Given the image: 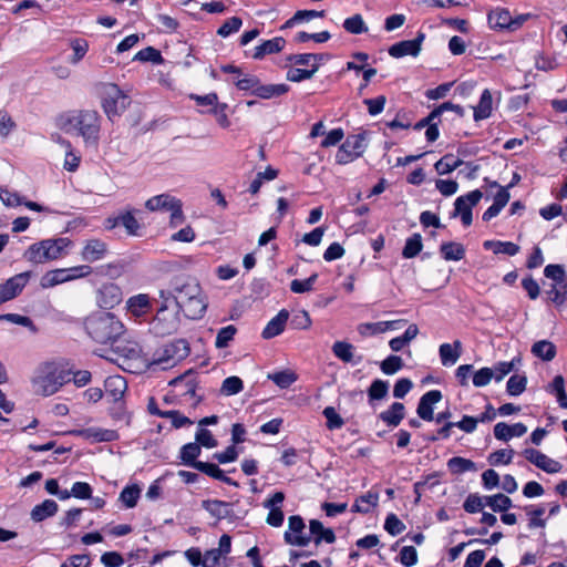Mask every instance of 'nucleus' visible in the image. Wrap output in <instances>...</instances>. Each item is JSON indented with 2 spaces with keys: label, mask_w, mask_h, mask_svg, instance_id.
<instances>
[{
  "label": "nucleus",
  "mask_w": 567,
  "mask_h": 567,
  "mask_svg": "<svg viewBox=\"0 0 567 567\" xmlns=\"http://www.w3.org/2000/svg\"><path fill=\"white\" fill-rule=\"evenodd\" d=\"M485 504L489 506L494 512H506L512 507V499L504 494H496L492 496H485Z\"/></svg>",
  "instance_id": "de8ad7c7"
},
{
  "label": "nucleus",
  "mask_w": 567,
  "mask_h": 567,
  "mask_svg": "<svg viewBox=\"0 0 567 567\" xmlns=\"http://www.w3.org/2000/svg\"><path fill=\"white\" fill-rule=\"evenodd\" d=\"M388 391H389V383L386 381L377 379L371 383V385L368 390V395L371 401L372 400H382L386 396Z\"/></svg>",
  "instance_id": "13d9d810"
},
{
  "label": "nucleus",
  "mask_w": 567,
  "mask_h": 567,
  "mask_svg": "<svg viewBox=\"0 0 567 567\" xmlns=\"http://www.w3.org/2000/svg\"><path fill=\"white\" fill-rule=\"evenodd\" d=\"M29 271L18 274L0 285V305L14 299L21 293L30 279Z\"/></svg>",
  "instance_id": "9b49d317"
},
{
  "label": "nucleus",
  "mask_w": 567,
  "mask_h": 567,
  "mask_svg": "<svg viewBox=\"0 0 567 567\" xmlns=\"http://www.w3.org/2000/svg\"><path fill=\"white\" fill-rule=\"evenodd\" d=\"M126 311L136 319L145 318L153 308L152 298L148 293H138L126 300Z\"/></svg>",
  "instance_id": "ddd939ff"
},
{
  "label": "nucleus",
  "mask_w": 567,
  "mask_h": 567,
  "mask_svg": "<svg viewBox=\"0 0 567 567\" xmlns=\"http://www.w3.org/2000/svg\"><path fill=\"white\" fill-rule=\"evenodd\" d=\"M442 257L447 261H458L465 257V247L455 241H446L440 246Z\"/></svg>",
  "instance_id": "7c9ffc66"
},
{
  "label": "nucleus",
  "mask_w": 567,
  "mask_h": 567,
  "mask_svg": "<svg viewBox=\"0 0 567 567\" xmlns=\"http://www.w3.org/2000/svg\"><path fill=\"white\" fill-rule=\"evenodd\" d=\"M423 248L422 237L420 234H413L405 241L402 250V256L406 259L414 258L417 256Z\"/></svg>",
  "instance_id": "a18cd8bd"
},
{
  "label": "nucleus",
  "mask_w": 567,
  "mask_h": 567,
  "mask_svg": "<svg viewBox=\"0 0 567 567\" xmlns=\"http://www.w3.org/2000/svg\"><path fill=\"white\" fill-rule=\"evenodd\" d=\"M177 198L171 196L169 194H161L157 196H153L146 200L145 207L151 212L156 210H169L173 205L176 203Z\"/></svg>",
  "instance_id": "473e14b6"
},
{
  "label": "nucleus",
  "mask_w": 567,
  "mask_h": 567,
  "mask_svg": "<svg viewBox=\"0 0 567 567\" xmlns=\"http://www.w3.org/2000/svg\"><path fill=\"white\" fill-rule=\"evenodd\" d=\"M237 333V328L234 324L221 328L216 336L215 347L217 349H224L229 346Z\"/></svg>",
  "instance_id": "8fccbe9b"
},
{
  "label": "nucleus",
  "mask_w": 567,
  "mask_h": 567,
  "mask_svg": "<svg viewBox=\"0 0 567 567\" xmlns=\"http://www.w3.org/2000/svg\"><path fill=\"white\" fill-rule=\"evenodd\" d=\"M122 301L121 288L113 284H104L97 293V302L104 309H112Z\"/></svg>",
  "instance_id": "f3484780"
},
{
  "label": "nucleus",
  "mask_w": 567,
  "mask_h": 567,
  "mask_svg": "<svg viewBox=\"0 0 567 567\" xmlns=\"http://www.w3.org/2000/svg\"><path fill=\"white\" fill-rule=\"evenodd\" d=\"M447 467L453 474H462L465 472H475L477 470L476 464L461 456H454L447 461Z\"/></svg>",
  "instance_id": "ea45409f"
},
{
  "label": "nucleus",
  "mask_w": 567,
  "mask_h": 567,
  "mask_svg": "<svg viewBox=\"0 0 567 567\" xmlns=\"http://www.w3.org/2000/svg\"><path fill=\"white\" fill-rule=\"evenodd\" d=\"M289 91V86L285 83L280 84H258L256 87V96L260 99H271L275 96H280L286 94Z\"/></svg>",
  "instance_id": "f704fd0d"
},
{
  "label": "nucleus",
  "mask_w": 567,
  "mask_h": 567,
  "mask_svg": "<svg viewBox=\"0 0 567 567\" xmlns=\"http://www.w3.org/2000/svg\"><path fill=\"white\" fill-rule=\"evenodd\" d=\"M286 40L282 37H276L271 40L264 41L261 44L255 48L252 58L255 60H261L267 54L278 53L285 48Z\"/></svg>",
  "instance_id": "412c9836"
},
{
  "label": "nucleus",
  "mask_w": 567,
  "mask_h": 567,
  "mask_svg": "<svg viewBox=\"0 0 567 567\" xmlns=\"http://www.w3.org/2000/svg\"><path fill=\"white\" fill-rule=\"evenodd\" d=\"M535 466L549 474L558 473L563 468V465L559 462L550 458L544 453H542Z\"/></svg>",
  "instance_id": "052dcab7"
},
{
  "label": "nucleus",
  "mask_w": 567,
  "mask_h": 567,
  "mask_svg": "<svg viewBox=\"0 0 567 567\" xmlns=\"http://www.w3.org/2000/svg\"><path fill=\"white\" fill-rule=\"evenodd\" d=\"M398 321L364 322L357 328L361 337L380 334L391 329Z\"/></svg>",
  "instance_id": "c756f323"
},
{
  "label": "nucleus",
  "mask_w": 567,
  "mask_h": 567,
  "mask_svg": "<svg viewBox=\"0 0 567 567\" xmlns=\"http://www.w3.org/2000/svg\"><path fill=\"white\" fill-rule=\"evenodd\" d=\"M403 367V361L398 355H389L385 360L381 362V370L385 374H394Z\"/></svg>",
  "instance_id": "338daca9"
},
{
  "label": "nucleus",
  "mask_w": 567,
  "mask_h": 567,
  "mask_svg": "<svg viewBox=\"0 0 567 567\" xmlns=\"http://www.w3.org/2000/svg\"><path fill=\"white\" fill-rule=\"evenodd\" d=\"M131 99L116 84L109 83L103 86L102 109L109 120L121 116L130 106Z\"/></svg>",
  "instance_id": "39448f33"
},
{
  "label": "nucleus",
  "mask_w": 567,
  "mask_h": 567,
  "mask_svg": "<svg viewBox=\"0 0 567 567\" xmlns=\"http://www.w3.org/2000/svg\"><path fill=\"white\" fill-rule=\"evenodd\" d=\"M203 567H225L220 550H215L214 548L207 550L204 555Z\"/></svg>",
  "instance_id": "774afa93"
},
{
  "label": "nucleus",
  "mask_w": 567,
  "mask_h": 567,
  "mask_svg": "<svg viewBox=\"0 0 567 567\" xmlns=\"http://www.w3.org/2000/svg\"><path fill=\"white\" fill-rule=\"evenodd\" d=\"M316 72H317L316 64L310 70L292 68L287 72V80H289L291 82H301L303 80L311 79Z\"/></svg>",
  "instance_id": "69168bd1"
},
{
  "label": "nucleus",
  "mask_w": 567,
  "mask_h": 567,
  "mask_svg": "<svg viewBox=\"0 0 567 567\" xmlns=\"http://www.w3.org/2000/svg\"><path fill=\"white\" fill-rule=\"evenodd\" d=\"M59 505L53 499H45L41 504L35 505L31 511V519L40 523L58 513Z\"/></svg>",
  "instance_id": "4be33fe9"
},
{
  "label": "nucleus",
  "mask_w": 567,
  "mask_h": 567,
  "mask_svg": "<svg viewBox=\"0 0 567 567\" xmlns=\"http://www.w3.org/2000/svg\"><path fill=\"white\" fill-rule=\"evenodd\" d=\"M140 494L141 488L137 485L126 486L120 494V501L125 505V507L133 508L137 504Z\"/></svg>",
  "instance_id": "3c124183"
},
{
  "label": "nucleus",
  "mask_w": 567,
  "mask_h": 567,
  "mask_svg": "<svg viewBox=\"0 0 567 567\" xmlns=\"http://www.w3.org/2000/svg\"><path fill=\"white\" fill-rule=\"evenodd\" d=\"M462 164H463L462 159L455 158V156L453 154H446L435 163L434 167H435V171L437 172V174L445 175V174L453 172L454 169L460 167Z\"/></svg>",
  "instance_id": "a19ab883"
},
{
  "label": "nucleus",
  "mask_w": 567,
  "mask_h": 567,
  "mask_svg": "<svg viewBox=\"0 0 567 567\" xmlns=\"http://www.w3.org/2000/svg\"><path fill=\"white\" fill-rule=\"evenodd\" d=\"M378 503L379 494L370 491L355 499L352 512L368 514L373 507L378 506Z\"/></svg>",
  "instance_id": "2f4dec72"
},
{
  "label": "nucleus",
  "mask_w": 567,
  "mask_h": 567,
  "mask_svg": "<svg viewBox=\"0 0 567 567\" xmlns=\"http://www.w3.org/2000/svg\"><path fill=\"white\" fill-rule=\"evenodd\" d=\"M404 411L405 408L400 402H394L391 404V406L381 412L379 417L388 425L395 427L398 426L401 421L404 419Z\"/></svg>",
  "instance_id": "a878e982"
},
{
  "label": "nucleus",
  "mask_w": 567,
  "mask_h": 567,
  "mask_svg": "<svg viewBox=\"0 0 567 567\" xmlns=\"http://www.w3.org/2000/svg\"><path fill=\"white\" fill-rule=\"evenodd\" d=\"M208 302L203 291L186 302L178 305V310L183 311L185 317L192 320L200 319L206 312Z\"/></svg>",
  "instance_id": "2eb2a0df"
},
{
  "label": "nucleus",
  "mask_w": 567,
  "mask_h": 567,
  "mask_svg": "<svg viewBox=\"0 0 567 567\" xmlns=\"http://www.w3.org/2000/svg\"><path fill=\"white\" fill-rule=\"evenodd\" d=\"M164 352L167 359L179 361L189 354L190 349L185 339H177L165 346Z\"/></svg>",
  "instance_id": "bb28decb"
},
{
  "label": "nucleus",
  "mask_w": 567,
  "mask_h": 567,
  "mask_svg": "<svg viewBox=\"0 0 567 567\" xmlns=\"http://www.w3.org/2000/svg\"><path fill=\"white\" fill-rule=\"evenodd\" d=\"M244 388V383L238 377H228L223 381L220 392L224 395H234L239 393Z\"/></svg>",
  "instance_id": "4d7b16f0"
},
{
  "label": "nucleus",
  "mask_w": 567,
  "mask_h": 567,
  "mask_svg": "<svg viewBox=\"0 0 567 567\" xmlns=\"http://www.w3.org/2000/svg\"><path fill=\"white\" fill-rule=\"evenodd\" d=\"M322 414L327 419V427L329 430H337L343 426V419L339 415L333 406L324 408Z\"/></svg>",
  "instance_id": "680f3d73"
},
{
  "label": "nucleus",
  "mask_w": 567,
  "mask_h": 567,
  "mask_svg": "<svg viewBox=\"0 0 567 567\" xmlns=\"http://www.w3.org/2000/svg\"><path fill=\"white\" fill-rule=\"evenodd\" d=\"M289 319V312L286 309H281L276 317H274L262 330L264 339H271L279 336L286 327Z\"/></svg>",
  "instance_id": "aec40b11"
},
{
  "label": "nucleus",
  "mask_w": 567,
  "mask_h": 567,
  "mask_svg": "<svg viewBox=\"0 0 567 567\" xmlns=\"http://www.w3.org/2000/svg\"><path fill=\"white\" fill-rule=\"evenodd\" d=\"M514 455V451L509 450H497L489 454L488 462L493 466H497L499 464H509L512 462Z\"/></svg>",
  "instance_id": "0e129e2a"
},
{
  "label": "nucleus",
  "mask_w": 567,
  "mask_h": 567,
  "mask_svg": "<svg viewBox=\"0 0 567 567\" xmlns=\"http://www.w3.org/2000/svg\"><path fill=\"white\" fill-rule=\"evenodd\" d=\"M526 513L529 516L528 527L530 529L533 528H544L546 526V520L542 518V516L545 514V507L544 506H537V507H526Z\"/></svg>",
  "instance_id": "603ef678"
},
{
  "label": "nucleus",
  "mask_w": 567,
  "mask_h": 567,
  "mask_svg": "<svg viewBox=\"0 0 567 567\" xmlns=\"http://www.w3.org/2000/svg\"><path fill=\"white\" fill-rule=\"evenodd\" d=\"M202 507L218 520L224 519L231 514L230 504L224 501L205 499L202 502Z\"/></svg>",
  "instance_id": "5701e85b"
},
{
  "label": "nucleus",
  "mask_w": 567,
  "mask_h": 567,
  "mask_svg": "<svg viewBox=\"0 0 567 567\" xmlns=\"http://www.w3.org/2000/svg\"><path fill=\"white\" fill-rule=\"evenodd\" d=\"M269 379L281 389L289 388L297 380V374L290 370H285L269 374Z\"/></svg>",
  "instance_id": "864d4df0"
},
{
  "label": "nucleus",
  "mask_w": 567,
  "mask_h": 567,
  "mask_svg": "<svg viewBox=\"0 0 567 567\" xmlns=\"http://www.w3.org/2000/svg\"><path fill=\"white\" fill-rule=\"evenodd\" d=\"M84 324L89 336L100 343L114 342L124 333V324L111 312L93 313Z\"/></svg>",
  "instance_id": "f03ea898"
},
{
  "label": "nucleus",
  "mask_w": 567,
  "mask_h": 567,
  "mask_svg": "<svg viewBox=\"0 0 567 567\" xmlns=\"http://www.w3.org/2000/svg\"><path fill=\"white\" fill-rule=\"evenodd\" d=\"M134 60L143 61V62L161 63L163 61V58L158 50H156L153 47H147V48L138 51L135 54Z\"/></svg>",
  "instance_id": "e2e57ef3"
},
{
  "label": "nucleus",
  "mask_w": 567,
  "mask_h": 567,
  "mask_svg": "<svg viewBox=\"0 0 567 567\" xmlns=\"http://www.w3.org/2000/svg\"><path fill=\"white\" fill-rule=\"evenodd\" d=\"M532 352L545 361H551L556 355V347L549 341L542 340L533 344Z\"/></svg>",
  "instance_id": "37998d69"
},
{
  "label": "nucleus",
  "mask_w": 567,
  "mask_h": 567,
  "mask_svg": "<svg viewBox=\"0 0 567 567\" xmlns=\"http://www.w3.org/2000/svg\"><path fill=\"white\" fill-rule=\"evenodd\" d=\"M70 371L54 362L43 363L32 379L34 393L50 396L56 393L63 384L70 382Z\"/></svg>",
  "instance_id": "7ed1b4c3"
},
{
  "label": "nucleus",
  "mask_w": 567,
  "mask_h": 567,
  "mask_svg": "<svg viewBox=\"0 0 567 567\" xmlns=\"http://www.w3.org/2000/svg\"><path fill=\"white\" fill-rule=\"evenodd\" d=\"M483 246L485 249H492L494 254L508 256H515L519 251V246L512 241L486 240Z\"/></svg>",
  "instance_id": "4c0bfd02"
},
{
  "label": "nucleus",
  "mask_w": 567,
  "mask_h": 567,
  "mask_svg": "<svg viewBox=\"0 0 567 567\" xmlns=\"http://www.w3.org/2000/svg\"><path fill=\"white\" fill-rule=\"evenodd\" d=\"M105 390L114 401H117L126 390V381L120 375L110 377L105 381Z\"/></svg>",
  "instance_id": "c9c22d12"
},
{
  "label": "nucleus",
  "mask_w": 567,
  "mask_h": 567,
  "mask_svg": "<svg viewBox=\"0 0 567 567\" xmlns=\"http://www.w3.org/2000/svg\"><path fill=\"white\" fill-rule=\"evenodd\" d=\"M200 446L195 443H187L181 449L179 458L182 463L194 467L198 461L196 460L200 455Z\"/></svg>",
  "instance_id": "79ce46f5"
},
{
  "label": "nucleus",
  "mask_w": 567,
  "mask_h": 567,
  "mask_svg": "<svg viewBox=\"0 0 567 567\" xmlns=\"http://www.w3.org/2000/svg\"><path fill=\"white\" fill-rule=\"evenodd\" d=\"M442 400V393L439 390H431L424 393L417 404L416 413L424 421H433V405Z\"/></svg>",
  "instance_id": "a211bd4d"
},
{
  "label": "nucleus",
  "mask_w": 567,
  "mask_h": 567,
  "mask_svg": "<svg viewBox=\"0 0 567 567\" xmlns=\"http://www.w3.org/2000/svg\"><path fill=\"white\" fill-rule=\"evenodd\" d=\"M343 28L350 34H362V33L368 32V30H369L362 16L359 13L347 18L343 21Z\"/></svg>",
  "instance_id": "c03bdc74"
},
{
  "label": "nucleus",
  "mask_w": 567,
  "mask_h": 567,
  "mask_svg": "<svg viewBox=\"0 0 567 567\" xmlns=\"http://www.w3.org/2000/svg\"><path fill=\"white\" fill-rule=\"evenodd\" d=\"M305 522L299 515L290 516L288 519V530L285 532V542L292 546H307L311 538L305 534Z\"/></svg>",
  "instance_id": "9d476101"
},
{
  "label": "nucleus",
  "mask_w": 567,
  "mask_h": 567,
  "mask_svg": "<svg viewBox=\"0 0 567 567\" xmlns=\"http://www.w3.org/2000/svg\"><path fill=\"white\" fill-rule=\"evenodd\" d=\"M107 221L111 227L122 225L130 235H136L140 228V224L131 210L121 213L114 218H109Z\"/></svg>",
  "instance_id": "c85d7f7f"
},
{
  "label": "nucleus",
  "mask_w": 567,
  "mask_h": 567,
  "mask_svg": "<svg viewBox=\"0 0 567 567\" xmlns=\"http://www.w3.org/2000/svg\"><path fill=\"white\" fill-rule=\"evenodd\" d=\"M483 194L480 189H475L470 192L464 196H460L456 198L454 203V213L453 216H460L462 224L467 227L472 224L473 215L472 208L478 204Z\"/></svg>",
  "instance_id": "1a4fd4ad"
},
{
  "label": "nucleus",
  "mask_w": 567,
  "mask_h": 567,
  "mask_svg": "<svg viewBox=\"0 0 567 567\" xmlns=\"http://www.w3.org/2000/svg\"><path fill=\"white\" fill-rule=\"evenodd\" d=\"M73 55L70 58L71 64H78L89 51V42L85 39L76 38L70 41Z\"/></svg>",
  "instance_id": "09e8293b"
},
{
  "label": "nucleus",
  "mask_w": 567,
  "mask_h": 567,
  "mask_svg": "<svg viewBox=\"0 0 567 567\" xmlns=\"http://www.w3.org/2000/svg\"><path fill=\"white\" fill-rule=\"evenodd\" d=\"M309 529L315 536L316 545H319L321 542H326L327 544H333L336 542L334 532L331 528H324L320 520L311 519Z\"/></svg>",
  "instance_id": "cd10ccee"
},
{
  "label": "nucleus",
  "mask_w": 567,
  "mask_h": 567,
  "mask_svg": "<svg viewBox=\"0 0 567 567\" xmlns=\"http://www.w3.org/2000/svg\"><path fill=\"white\" fill-rule=\"evenodd\" d=\"M353 349L354 347L346 341H336L332 346L333 354L344 363L353 361Z\"/></svg>",
  "instance_id": "49530a36"
},
{
  "label": "nucleus",
  "mask_w": 567,
  "mask_h": 567,
  "mask_svg": "<svg viewBox=\"0 0 567 567\" xmlns=\"http://www.w3.org/2000/svg\"><path fill=\"white\" fill-rule=\"evenodd\" d=\"M527 379L525 375L514 374L506 384V390L509 395L516 396L522 394L526 389Z\"/></svg>",
  "instance_id": "5fc2aeb1"
},
{
  "label": "nucleus",
  "mask_w": 567,
  "mask_h": 567,
  "mask_svg": "<svg viewBox=\"0 0 567 567\" xmlns=\"http://www.w3.org/2000/svg\"><path fill=\"white\" fill-rule=\"evenodd\" d=\"M202 291L199 284L193 278L178 279L174 284L173 299L176 306L190 300Z\"/></svg>",
  "instance_id": "f8f14e48"
},
{
  "label": "nucleus",
  "mask_w": 567,
  "mask_h": 567,
  "mask_svg": "<svg viewBox=\"0 0 567 567\" xmlns=\"http://www.w3.org/2000/svg\"><path fill=\"white\" fill-rule=\"evenodd\" d=\"M68 282V272L64 268L45 272L40 281L42 288H52L56 285Z\"/></svg>",
  "instance_id": "58836bf2"
},
{
  "label": "nucleus",
  "mask_w": 567,
  "mask_h": 567,
  "mask_svg": "<svg viewBox=\"0 0 567 567\" xmlns=\"http://www.w3.org/2000/svg\"><path fill=\"white\" fill-rule=\"evenodd\" d=\"M71 245L72 241L66 237L43 239L31 245L23 257L32 264H44L65 256Z\"/></svg>",
  "instance_id": "20e7f679"
},
{
  "label": "nucleus",
  "mask_w": 567,
  "mask_h": 567,
  "mask_svg": "<svg viewBox=\"0 0 567 567\" xmlns=\"http://www.w3.org/2000/svg\"><path fill=\"white\" fill-rule=\"evenodd\" d=\"M318 279V274H312L305 280L295 279L290 282V290L295 293H305L313 289V286Z\"/></svg>",
  "instance_id": "6e6d98bb"
},
{
  "label": "nucleus",
  "mask_w": 567,
  "mask_h": 567,
  "mask_svg": "<svg viewBox=\"0 0 567 567\" xmlns=\"http://www.w3.org/2000/svg\"><path fill=\"white\" fill-rule=\"evenodd\" d=\"M194 468L215 478V480L221 481L225 484H228V485H231L235 487L239 486L237 482H235L230 477L226 476L224 474V472L216 464L207 463V462H197L196 464H194Z\"/></svg>",
  "instance_id": "b1692460"
},
{
  "label": "nucleus",
  "mask_w": 567,
  "mask_h": 567,
  "mask_svg": "<svg viewBox=\"0 0 567 567\" xmlns=\"http://www.w3.org/2000/svg\"><path fill=\"white\" fill-rule=\"evenodd\" d=\"M243 25V20L239 17H231L227 19L217 30V34L226 38L231 33L237 32Z\"/></svg>",
  "instance_id": "bf43d9fd"
},
{
  "label": "nucleus",
  "mask_w": 567,
  "mask_h": 567,
  "mask_svg": "<svg viewBox=\"0 0 567 567\" xmlns=\"http://www.w3.org/2000/svg\"><path fill=\"white\" fill-rule=\"evenodd\" d=\"M328 59L327 54H316V53H301V54H292L288 58V61L296 65H317V70L320 64Z\"/></svg>",
  "instance_id": "72a5a7b5"
},
{
  "label": "nucleus",
  "mask_w": 567,
  "mask_h": 567,
  "mask_svg": "<svg viewBox=\"0 0 567 567\" xmlns=\"http://www.w3.org/2000/svg\"><path fill=\"white\" fill-rule=\"evenodd\" d=\"M364 148V136L362 134L350 135L339 147L336 162L341 165L348 164L361 156Z\"/></svg>",
  "instance_id": "6e6552de"
},
{
  "label": "nucleus",
  "mask_w": 567,
  "mask_h": 567,
  "mask_svg": "<svg viewBox=\"0 0 567 567\" xmlns=\"http://www.w3.org/2000/svg\"><path fill=\"white\" fill-rule=\"evenodd\" d=\"M107 244L97 238H91L84 241L81 257L84 261L95 262L103 259L107 254Z\"/></svg>",
  "instance_id": "dca6fc26"
},
{
  "label": "nucleus",
  "mask_w": 567,
  "mask_h": 567,
  "mask_svg": "<svg viewBox=\"0 0 567 567\" xmlns=\"http://www.w3.org/2000/svg\"><path fill=\"white\" fill-rule=\"evenodd\" d=\"M488 24L494 30L515 31L527 20V16L513 18L511 12L504 8H495L487 16Z\"/></svg>",
  "instance_id": "0eeeda50"
},
{
  "label": "nucleus",
  "mask_w": 567,
  "mask_h": 567,
  "mask_svg": "<svg viewBox=\"0 0 567 567\" xmlns=\"http://www.w3.org/2000/svg\"><path fill=\"white\" fill-rule=\"evenodd\" d=\"M65 132H76L86 144L97 145L101 131V115L95 110H74L60 117Z\"/></svg>",
  "instance_id": "f257e3e1"
},
{
  "label": "nucleus",
  "mask_w": 567,
  "mask_h": 567,
  "mask_svg": "<svg viewBox=\"0 0 567 567\" xmlns=\"http://www.w3.org/2000/svg\"><path fill=\"white\" fill-rule=\"evenodd\" d=\"M492 94L489 90H484L480 102L476 107H474V118L475 121L485 120L491 116L492 113Z\"/></svg>",
  "instance_id": "e433bc0d"
},
{
  "label": "nucleus",
  "mask_w": 567,
  "mask_h": 567,
  "mask_svg": "<svg viewBox=\"0 0 567 567\" xmlns=\"http://www.w3.org/2000/svg\"><path fill=\"white\" fill-rule=\"evenodd\" d=\"M527 432V427L523 423H515L508 425L505 422H499L494 426V435L497 440L507 442L512 437L523 436Z\"/></svg>",
  "instance_id": "6ab92c4d"
},
{
  "label": "nucleus",
  "mask_w": 567,
  "mask_h": 567,
  "mask_svg": "<svg viewBox=\"0 0 567 567\" xmlns=\"http://www.w3.org/2000/svg\"><path fill=\"white\" fill-rule=\"evenodd\" d=\"M179 327L178 310H169L166 306H159L150 322L151 331L158 337L169 336Z\"/></svg>",
  "instance_id": "423d86ee"
},
{
  "label": "nucleus",
  "mask_w": 567,
  "mask_h": 567,
  "mask_svg": "<svg viewBox=\"0 0 567 567\" xmlns=\"http://www.w3.org/2000/svg\"><path fill=\"white\" fill-rule=\"evenodd\" d=\"M462 343L455 340L453 344L443 343L440 346L439 352L443 365H453L460 358Z\"/></svg>",
  "instance_id": "393cba45"
},
{
  "label": "nucleus",
  "mask_w": 567,
  "mask_h": 567,
  "mask_svg": "<svg viewBox=\"0 0 567 567\" xmlns=\"http://www.w3.org/2000/svg\"><path fill=\"white\" fill-rule=\"evenodd\" d=\"M424 39L425 34L423 32H419L417 37L413 40H404L391 45L389 54L393 58H402L405 55L416 56L421 51V45Z\"/></svg>",
  "instance_id": "4468645a"
}]
</instances>
